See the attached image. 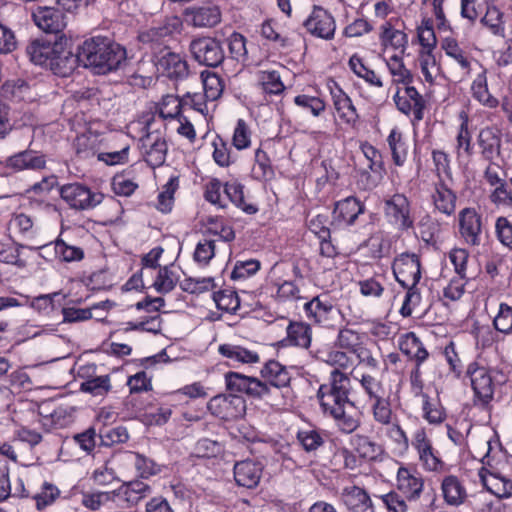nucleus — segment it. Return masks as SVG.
<instances>
[{
	"instance_id": "f257e3e1",
	"label": "nucleus",
	"mask_w": 512,
	"mask_h": 512,
	"mask_svg": "<svg viewBox=\"0 0 512 512\" xmlns=\"http://www.w3.org/2000/svg\"><path fill=\"white\" fill-rule=\"evenodd\" d=\"M79 59L85 67L106 74L118 69L126 60V50L109 37L94 36L80 45Z\"/></svg>"
},
{
	"instance_id": "f03ea898",
	"label": "nucleus",
	"mask_w": 512,
	"mask_h": 512,
	"mask_svg": "<svg viewBox=\"0 0 512 512\" xmlns=\"http://www.w3.org/2000/svg\"><path fill=\"white\" fill-rule=\"evenodd\" d=\"M392 270L396 281L407 289L400 314L403 317H409L412 315L414 307L421 300V295L417 288V284L421 279L420 257L415 253H401L395 257Z\"/></svg>"
},
{
	"instance_id": "7ed1b4c3",
	"label": "nucleus",
	"mask_w": 512,
	"mask_h": 512,
	"mask_svg": "<svg viewBox=\"0 0 512 512\" xmlns=\"http://www.w3.org/2000/svg\"><path fill=\"white\" fill-rule=\"evenodd\" d=\"M351 393L352 384L349 374L332 370L328 381L321 384L317 391L323 413L347 406L354 407V402L350 399Z\"/></svg>"
},
{
	"instance_id": "20e7f679",
	"label": "nucleus",
	"mask_w": 512,
	"mask_h": 512,
	"mask_svg": "<svg viewBox=\"0 0 512 512\" xmlns=\"http://www.w3.org/2000/svg\"><path fill=\"white\" fill-rule=\"evenodd\" d=\"M411 447L416 451L418 461L426 472L446 473L448 465L442 460L440 452L434 447L425 427L417 428L411 437Z\"/></svg>"
},
{
	"instance_id": "39448f33",
	"label": "nucleus",
	"mask_w": 512,
	"mask_h": 512,
	"mask_svg": "<svg viewBox=\"0 0 512 512\" xmlns=\"http://www.w3.org/2000/svg\"><path fill=\"white\" fill-rule=\"evenodd\" d=\"M326 87L340 122L349 129H357L360 123V114L351 97L332 78L327 80Z\"/></svg>"
},
{
	"instance_id": "423d86ee",
	"label": "nucleus",
	"mask_w": 512,
	"mask_h": 512,
	"mask_svg": "<svg viewBox=\"0 0 512 512\" xmlns=\"http://www.w3.org/2000/svg\"><path fill=\"white\" fill-rule=\"evenodd\" d=\"M61 199L71 208L78 211L91 210L99 205L104 195L94 192L80 183L65 184L60 189Z\"/></svg>"
},
{
	"instance_id": "0eeeda50",
	"label": "nucleus",
	"mask_w": 512,
	"mask_h": 512,
	"mask_svg": "<svg viewBox=\"0 0 512 512\" xmlns=\"http://www.w3.org/2000/svg\"><path fill=\"white\" fill-rule=\"evenodd\" d=\"M227 390L245 394L250 398L263 399L270 395L271 388L261 379L239 372H227L224 375Z\"/></svg>"
},
{
	"instance_id": "6e6552de",
	"label": "nucleus",
	"mask_w": 512,
	"mask_h": 512,
	"mask_svg": "<svg viewBox=\"0 0 512 512\" xmlns=\"http://www.w3.org/2000/svg\"><path fill=\"white\" fill-rule=\"evenodd\" d=\"M484 223L481 213L474 207H465L458 213V232L460 238L468 246L481 244Z\"/></svg>"
},
{
	"instance_id": "1a4fd4ad",
	"label": "nucleus",
	"mask_w": 512,
	"mask_h": 512,
	"mask_svg": "<svg viewBox=\"0 0 512 512\" xmlns=\"http://www.w3.org/2000/svg\"><path fill=\"white\" fill-rule=\"evenodd\" d=\"M306 317L325 328H334L340 311L327 295H319L304 304Z\"/></svg>"
},
{
	"instance_id": "9d476101",
	"label": "nucleus",
	"mask_w": 512,
	"mask_h": 512,
	"mask_svg": "<svg viewBox=\"0 0 512 512\" xmlns=\"http://www.w3.org/2000/svg\"><path fill=\"white\" fill-rule=\"evenodd\" d=\"M207 407L214 416L231 421L244 416L246 401L236 394H219L209 400Z\"/></svg>"
},
{
	"instance_id": "9b49d317",
	"label": "nucleus",
	"mask_w": 512,
	"mask_h": 512,
	"mask_svg": "<svg viewBox=\"0 0 512 512\" xmlns=\"http://www.w3.org/2000/svg\"><path fill=\"white\" fill-rule=\"evenodd\" d=\"M393 100L401 113L407 116L412 115L416 122L423 120L426 100L414 86L403 84L402 88L398 87Z\"/></svg>"
},
{
	"instance_id": "f8f14e48",
	"label": "nucleus",
	"mask_w": 512,
	"mask_h": 512,
	"mask_svg": "<svg viewBox=\"0 0 512 512\" xmlns=\"http://www.w3.org/2000/svg\"><path fill=\"white\" fill-rule=\"evenodd\" d=\"M384 213L390 223L399 230L406 231L414 226L409 199L401 193H395L384 201Z\"/></svg>"
},
{
	"instance_id": "ddd939ff",
	"label": "nucleus",
	"mask_w": 512,
	"mask_h": 512,
	"mask_svg": "<svg viewBox=\"0 0 512 512\" xmlns=\"http://www.w3.org/2000/svg\"><path fill=\"white\" fill-rule=\"evenodd\" d=\"M467 374L476 400L482 406L488 405L493 399L495 388L492 371L485 366H480L477 362H472L468 365Z\"/></svg>"
},
{
	"instance_id": "4468645a",
	"label": "nucleus",
	"mask_w": 512,
	"mask_h": 512,
	"mask_svg": "<svg viewBox=\"0 0 512 512\" xmlns=\"http://www.w3.org/2000/svg\"><path fill=\"white\" fill-rule=\"evenodd\" d=\"M189 50L199 64L217 67L224 60V51L219 41L211 37H201L191 41Z\"/></svg>"
},
{
	"instance_id": "2eb2a0df",
	"label": "nucleus",
	"mask_w": 512,
	"mask_h": 512,
	"mask_svg": "<svg viewBox=\"0 0 512 512\" xmlns=\"http://www.w3.org/2000/svg\"><path fill=\"white\" fill-rule=\"evenodd\" d=\"M396 488L408 501H417L424 491V478L414 467L401 465L396 474Z\"/></svg>"
},
{
	"instance_id": "dca6fc26",
	"label": "nucleus",
	"mask_w": 512,
	"mask_h": 512,
	"mask_svg": "<svg viewBox=\"0 0 512 512\" xmlns=\"http://www.w3.org/2000/svg\"><path fill=\"white\" fill-rule=\"evenodd\" d=\"M183 29L182 18L177 15H171L165 17L157 26L142 32L139 35V39L146 44H160L180 35Z\"/></svg>"
},
{
	"instance_id": "f3484780",
	"label": "nucleus",
	"mask_w": 512,
	"mask_h": 512,
	"mask_svg": "<svg viewBox=\"0 0 512 512\" xmlns=\"http://www.w3.org/2000/svg\"><path fill=\"white\" fill-rule=\"evenodd\" d=\"M140 151L144 161L152 168L164 164L168 145L165 138L158 132H147L140 138Z\"/></svg>"
},
{
	"instance_id": "a211bd4d",
	"label": "nucleus",
	"mask_w": 512,
	"mask_h": 512,
	"mask_svg": "<svg viewBox=\"0 0 512 512\" xmlns=\"http://www.w3.org/2000/svg\"><path fill=\"white\" fill-rule=\"evenodd\" d=\"M307 32L314 37L331 40L336 31V22L334 17L326 9L320 6H314L310 15L303 23Z\"/></svg>"
},
{
	"instance_id": "6ab92c4d",
	"label": "nucleus",
	"mask_w": 512,
	"mask_h": 512,
	"mask_svg": "<svg viewBox=\"0 0 512 512\" xmlns=\"http://www.w3.org/2000/svg\"><path fill=\"white\" fill-rule=\"evenodd\" d=\"M155 65L158 72L173 80H183L189 75L186 59L181 54L167 48L155 57Z\"/></svg>"
},
{
	"instance_id": "aec40b11",
	"label": "nucleus",
	"mask_w": 512,
	"mask_h": 512,
	"mask_svg": "<svg viewBox=\"0 0 512 512\" xmlns=\"http://www.w3.org/2000/svg\"><path fill=\"white\" fill-rule=\"evenodd\" d=\"M218 353L227 360L228 365L233 367L254 365L261 361L257 350L238 344H221L218 346Z\"/></svg>"
},
{
	"instance_id": "412c9836",
	"label": "nucleus",
	"mask_w": 512,
	"mask_h": 512,
	"mask_svg": "<svg viewBox=\"0 0 512 512\" xmlns=\"http://www.w3.org/2000/svg\"><path fill=\"white\" fill-rule=\"evenodd\" d=\"M310 353L315 359L334 367L333 370L344 372V370L353 368L352 372L355 371V361L350 355L351 353L345 349L337 348L335 344L323 348H314Z\"/></svg>"
},
{
	"instance_id": "4be33fe9",
	"label": "nucleus",
	"mask_w": 512,
	"mask_h": 512,
	"mask_svg": "<svg viewBox=\"0 0 512 512\" xmlns=\"http://www.w3.org/2000/svg\"><path fill=\"white\" fill-rule=\"evenodd\" d=\"M441 48L445 55L452 59L462 70L463 78H468L471 75L473 63L481 65L471 53L463 48L459 41L452 36H447L441 41Z\"/></svg>"
},
{
	"instance_id": "5701e85b",
	"label": "nucleus",
	"mask_w": 512,
	"mask_h": 512,
	"mask_svg": "<svg viewBox=\"0 0 512 512\" xmlns=\"http://www.w3.org/2000/svg\"><path fill=\"white\" fill-rule=\"evenodd\" d=\"M263 474L261 462L251 459L237 461L233 467L236 484L247 489H254L260 483Z\"/></svg>"
},
{
	"instance_id": "b1692460",
	"label": "nucleus",
	"mask_w": 512,
	"mask_h": 512,
	"mask_svg": "<svg viewBox=\"0 0 512 512\" xmlns=\"http://www.w3.org/2000/svg\"><path fill=\"white\" fill-rule=\"evenodd\" d=\"M379 41L383 51L393 50L395 54H405L408 48V35L396 28L391 20L379 27Z\"/></svg>"
},
{
	"instance_id": "393cba45",
	"label": "nucleus",
	"mask_w": 512,
	"mask_h": 512,
	"mask_svg": "<svg viewBox=\"0 0 512 512\" xmlns=\"http://www.w3.org/2000/svg\"><path fill=\"white\" fill-rule=\"evenodd\" d=\"M56 50L50 59L47 68L55 75L61 77L69 76L80 62L79 52L75 55L70 49L65 47L62 41L56 42Z\"/></svg>"
},
{
	"instance_id": "a878e982",
	"label": "nucleus",
	"mask_w": 512,
	"mask_h": 512,
	"mask_svg": "<svg viewBox=\"0 0 512 512\" xmlns=\"http://www.w3.org/2000/svg\"><path fill=\"white\" fill-rule=\"evenodd\" d=\"M183 14L188 24L196 28L213 27L221 20V12L214 5L187 7Z\"/></svg>"
},
{
	"instance_id": "bb28decb",
	"label": "nucleus",
	"mask_w": 512,
	"mask_h": 512,
	"mask_svg": "<svg viewBox=\"0 0 512 512\" xmlns=\"http://www.w3.org/2000/svg\"><path fill=\"white\" fill-rule=\"evenodd\" d=\"M32 17L34 23L46 33L57 34L66 27L65 15L57 8L38 7Z\"/></svg>"
},
{
	"instance_id": "cd10ccee",
	"label": "nucleus",
	"mask_w": 512,
	"mask_h": 512,
	"mask_svg": "<svg viewBox=\"0 0 512 512\" xmlns=\"http://www.w3.org/2000/svg\"><path fill=\"white\" fill-rule=\"evenodd\" d=\"M444 502L453 507H459L468 501V492L463 483L455 475H446L440 485Z\"/></svg>"
},
{
	"instance_id": "c85d7f7f",
	"label": "nucleus",
	"mask_w": 512,
	"mask_h": 512,
	"mask_svg": "<svg viewBox=\"0 0 512 512\" xmlns=\"http://www.w3.org/2000/svg\"><path fill=\"white\" fill-rule=\"evenodd\" d=\"M341 500L350 512H375L369 494L358 486L345 487L341 492Z\"/></svg>"
},
{
	"instance_id": "c756f323",
	"label": "nucleus",
	"mask_w": 512,
	"mask_h": 512,
	"mask_svg": "<svg viewBox=\"0 0 512 512\" xmlns=\"http://www.w3.org/2000/svg\"><path fill=\"white\" fill-rule=\"evenodd\" d=\"M312 342V328L303 321H290L286 327V337L281 341L284 346L309 349Z\"/></svg>"
},
{
	"instance_id": "7c9ffc66",
	"label": "nucleus",
	"mask_w": 512,
	"mask_h": 512,
	"mask_svg": "<svg viewBox=\"0 0 512 512\" xmlns=\"http://www.w3.org/2000/svg\"><path fill=\"white\" fill-rule=\"evenodd\" d=\"M262 381L270 387L286 388L291 381V374L286 366L277 360H268L260 370Z\"/></svg>"
},
{
	"instance_id": "2f4dec72",
	"label": "nucleus",
	"mask_w": 512,
	"mask_h": 512,
	"mask_svg": "<svg viewBox=\"0 0 512 512\" xmlns=\"http://www.w3.org/2000/svg\"><path fill=\"white\" fill-rule=\"evenodd\" d=\"M431 201L435 211L446 216H452L455 213L457 196L445 183L435 184Z\"/></svg>"
},
{
	"instance_id": "473e14b6",
	"label": "nucleus",
	"mask_w": 512,
	"mask_h": 512,
	"mask_svg": "<svg viewBox=\"0 0 512 512\" xmlns=\"http://www.w3.org/2000/svg\"><path fill=\"white\" fill-rule=\"evenodd\" d=\"M45 165V156L33 150H25L16 153L6 160V167L14 171L40 170L43 169Z\"/></svg>"
},
{
	"instance_id": "72a5a7b5",
	"label": "nucleus",
	"mask_w": 512,
	"mask_h": 512,
	"mask_svg": "<svg viewBox=\"0 0 512 512\" xmlns=\"http://www.w3.org/2000/svg\"><path fill=\"white\" fill-rule=\"evenodd\" d=\"M461 123L456 135L455 152L458 161L469 162L473 155L472 133L469 129V117L465 112L460 114Z\"/></svg>"
},
{
	"instance_id": "f704fd0d",
	"label": "nucleus",
	"mask_w": 512,
	"mask_h": 512,
	"mask_svg": "<svg viewBox=\"0 0 512 512\" xmlns=\"http://www.w3.org/2000/svg\"><path fill=\"white\" fill-rule=\"evenodd\" d=\"M481 72H479L470 86V92L474 100L484 107L493 109L499 105V101L494 97L488 88L487 69L480 65Z\"/></svg>"
},
{
	"instance_id": "c9c22d12",
	"label": "nucleus",
	"mask_w": 512,
	"mask_h": 512,
	"mask_svg": "<svg viewBox=\"0 0 512 512\" xmlns=\"http://www.w3.org/2000/svg\"><path fill=\"white\" fill-rule=\"evenodd\" d=\"M364 212L363 203L355 197H347L338 201L333 211L334 220L346 225H353Z\"/></svg>"
},
{
	"instance_id": "e433bc0d",
	"label": "nucleus",
	"mask_w": 512,
	"mask_h": 512,
	"mask_svg": "<svg viewBox=\"0 0 512 512\" xmlns=\"http://www.w3.org/2000/svg\"><path fill=\"white\" fill-rule=\"evenodd\" d=\"M479 476L483 486L491 494L498 498H509L512 496V481L496 472L484 471L479 472Z\"/></svg>"
},
{
	"instance_id": "4c0bfd02",
	"label": "nucleus",
	"mask_w": 512,
	"mask_h": 512,
	"mask_svg": "<svg viewBox=\"0 0 512 512\" xmlns=\"http://www.w3.org/2000/svg\"><path fill=\"white\" fill-rule=\"evenodd\" d=\"M398 345L401 352L415 361L417 366H421L429 357L428 351L414 332L401 335Z\"/></svg>"
},
{
	"instance_id": "58836bf2",
	"label": "nucleus",
	"mask_w": 512,
	"mask_h": 512,
	"mask_svg": "<svg viewBox=\"0 0 512 512\" xmlns=\"http://www.w3.org/2000/svg\"><path fill=\"white\" fill-rule=\"evenodd\" d=\"M56 42L45 38L34 39L26 47V53L34 64L47 67L53 54L57 52Z\"/></svg>"
},
{
	"instance_id": "ea45409f",
	"label": "nucleus",
	"mask_w": 512,
	"mask_h": 512,
	"mask_svg": "<svg viewBox=\"0 0 512 512\" xmlns=\"http://www.w3.org/2000/svg\"><path fill=\"white\" fill-rule=\"evenodd\" d=\"M348 67L355 76L362 79L368 86L378 89L384 87L382 76L371 69L357 53L349 58Z\"/></svg>"
},
{
	"instance_id": "a19ab883",
	"label": "nucleus",
	"mask_w": 512,
	"mask_h": 512,
	"mask_svg": "<svg viewBox=\"0 0 512 512\" xmlns=\"http://www.w3.org/2000/svg\"><path fill=\"white\" fill-rule=\"evenodd\" d=\"M480 24L493 36L505 38L506 28L504 13L495 4H488L484 15L480 18Z\"/></svg>"
},
{
	"instance_id": "79ce46f5",
	"label": "nucleus",
	"mask_w": 512,
	"mask_h": 512,
	"mask_svg": "<svg viewBox=\"0 0 512 512\" xmlns=\"http://www.w3.org/2000/svg\"><path fill=\"white\" fill-rule=\"evenodd\" d=\"M352 377L359 383L368 402L388 394L382 380L376 378L369 372L357 370L352 374Z\"/></svg>"
},
{
	"instance_id": "37998d69",
	"label": "nucleus",
	"mask_w": 512,
	"mask_h": 512,
	"mask_svg": "<svg viewBox=\"0 0 512 512\" xmlns=\"http://www.w3.org/2000/svg\"><path fill=\"white\" fill-rule=\"evenodd\" d=\"M352 444L360 457L369 461L380 460L385 454L384 446L366 435L355 434Z\"/></svg>"
},
{
	"instance_id": "c03bdc74",
	"label": "nucleus",
	"mask_w": 512,
	"mask_h": 512,
	"mask_svg": "<svg viewBox=\"0 0 512 512\" xmlns=\"http://www.w3.org/2000/svg\"><path fill=\"white\" fill-rule=\"evenodd\" d=\"M369 403V411L373 420L382 427L396 420L397 414L392 409L390 393L377 399L371 400Z\"/></svg>"
},
{
	"instance_id": "a18cd8bd",
	"label": "nucleus",
	"mask_w": 512,
	"mask_h": 512,
	"mask_svg": "<svg viewBox=\"0 0 512 512\" xmlns=\"http://www.w3.org/2000/svg\"><path fill=\"white\" fill-rule=\"evenodd\" d=\"M387 144L391 152L393 163L396 166H403L408 157L409 146L402 131L393 127L387 137Z\"/></svg>"
},
{
	"instance_id": "49530a36",
	"label": "nucleus",
	"mask_w": 512,
	"mask_h": 512,
	"mask_svg": "<svg viewBox=\"0 0 512 512\" xmlns=\"http://www.w3.org/2000/svg\"><path fill=\"white\" fill-rule=\"evenodd\" d=\"M403 55L404 54H393L385 59L391 81L397 86L400 84H412L414 79L411 71L405 66Z\"/></svg>"
},
{
	"instance_id": "de8ad7c7",
	"label": "nucleus",
	"mask_w": 512,
	"mask_h": 512,
	"mask_svg": "<svg viewBox=\"0 0 512 512\" xmlns=\"http://www.w3.org/2000/svg\"><path fill=\"white\" fill-rule=\"evenodd\" d=\"M478 145L485 159H493L500 153L501 138L499 133L491 127L481 129L478 135Z\"/></svg>"
},
{
	"instance_id": "09e8293b",
	"label": "nucleus",
	"mask_w": 512,
	"mask_h": 512,
	"mask_svg": "<svg viewBox=\"0 0 512 512\" xmlns=\"http://www.w3.org/2000/svg\"><path fill=\"white\" fill-rule=\"evenodd\" d=\"M61 496L60 489L49 481H43L39 490L31 495L35 502V508L39 512L45 511L52 506Z\"/></svg>"
},
{
	"instance_id": "8fccbe9b",
	"label": "nucleus",
	"mask_w": 512,
	"mask_h": 512,
	"mask_svg": "<svg viewBox=\"0 0 512 512\" xmlns=\"http://www.w3.org/2000/svg\"><path fill=\"white\" fill-rule=\"evenodd\" d=\"M296 439L304 451L312 453L324 446L326 433L321 429L306 428L297 432Z\"/></svg>"
},
{
	"instance_id": "3c124183",
	"label": "nucleus",
	"mask_w": 512,
	"mask_h": 512,
	"mask_svg": "<svg viewBox=\"0 0 512 512\" xmlns=\"http://www.w3.org/2000/svg\"><path fill=\"white\" fill-rule=\"evenodd\" d=\"M244 186L237 182H227L224 185V193L227 198L246 214L252 215L258 211V207L253 203H248L244 197Z\"/></svg>"
},
{
	"instance_id": "603ef678",
	"label": "nucleus",
	"mask_w": 512,
	"mask_h": 512,
	"mask_svg": "<svg viewBox=\"0 0 512 512\" xmlns=\"http://www.w3.org/2000/svg\"><path fill=\"white\" fill-rule=\"evenodd\" d=\"M178 281L179 274L175 267L173 265L164 266L159 268L158 274L153 282V287L157 292L166 294L175 288Z\"/></svg>"
},
{
	"instance_id": "864d4df0",
	"label": "nucleus",
	"mask_w": 512,
	"mask_h": 512,
	"mask_svg": "<svg viewBox=\"0 0 512 512\" xmlns=\"http://www.w3.org/2000/svg\"><path fill=\"white\" fill-rule=\"evenodd\" d=\"M294 104L301 110L310 113L313 117H320L326 110V102L318 96L298 94L293 99Z\"/></svg>"
},
{
	"instance_id": "5fc2aeb1",
	"label": "nucleus",
	"mask_w": 512,
	"mask_h": 512,
	"mask_svg": "<svg viewBox=\"0 0 512 512\" xmlns=\"http://www.w3.org/2000/svg\"><path fill=\"white\" fill-rule=\"evenodd\" d=\"M422 401V416L429 423L433 425L441 424L445 418L446 413L441 405L431 399L428 394L420 396Z\"/></svg>"
},
{
	"instance_id": "6e6d98bb",
	"label": "nucleus",
	"mask_w": 512,
	"mask_h": 512,
	"mask_svg": "<svg viewBox=\"0 0 512 512\" xmlns=\"http://www.w3.org/2000/svg\"><path fill=\"white\" fill-rule=\"evenodd\" d=\"M55 256L62 262H79L84 259L85 253L81 247L70 245L63 239L54 241Z\"/></svg>"
},
{
	"instance_id": "4d7b16f0",
	"label": "nucleus",
	"mask_w": 512,
	"mask_h": 512,
	"mask_svg": "<svg viewBox=\"0 0 512 512\" xmlns=\"http://www.w3.org/2000/svg\"><path fill=\"white\" fill-rule=\"evenodd\" d=\"M258 83L267 94L279 95L285 90L280 74L275 70L259 71Z\"/></svg>"
},
{
	"instance_id": "13d9d810",
	"label": "nucleus",
	"mask_w": 512,
	"mask_h": 512,
	"mask_svg": "<svg viewBox=\"0 0 512 512\" xmlns=\"http://www.w3.org/2000/svg\"><path fill=\"white\" fill-rule=\"evenodd\" d=\"M206 232L217 236L225 242H230L235 238L233 228L222 217L218 216L207 217Z\"/></svg>"
},
{
	"instance_id": "bf43d9fd",
	"label": "nucleus",
	"mask_w": 512,
	"mask_h": 512,
	"mask_svg": "<svg viewBox=\"0 0 512 512\" xmlns=\"http://www.w3.org/2000/svg\"><path fill=\"white\" fill-rule=\"evenodd\" d=\"M334 344L337 348L355 354L362 346V338L357 331L345 327L338 331Z\"/></svg>"
},
{
	"instance_id": "052dcab7",
	"label": "nucleus",
	"mask_w": 512,
	"mask_h": 512,
	"mask_svg": "<svg viewBox=\"0 0 512 512\" xmlns=\"http://www.w3.org/2000/svg\"><path fill=\"white\" fill-rule=\"evenodd\" d=\"M325 415L333 418L337 428L346 434L354 432L360 425L358 418L346 412V407L332 410Z\"/></svg>"
},
{
	"instance_id": "680f3d73",
	"label": "nucleus",
	"mask_w": 512,
	"mask_h": 512,
	"mask_svg": "<svg viewBox=\"0 0 512 512\" xmlns=\"http://www.w3.org/2000/svg\"><path fill=\"white\" fill-rule=\"evenodd\" d=\"M201 79L206 100H217L224 89L222 79L216 73L210 71L202 72Z\"/></svg>"
},
{
	"instance_id": "e2e57ef3",
	"label": "nucleus",
	"mask_w": 512,
	"mask_h": 512,
	"mask_svg": "<svg viewBox=\"0 0 512 512\" xmlns=\"http://www.w3.org/2000/svg\"><path fill=\"white\" fill-rule=\"evenodd\" d=\"M112 389L111 378L109 375H101L91 377L80 385L82 392L89 393L93 396L107 395Z\"/></svg>"
},
{
	"instance_id": "0e129e2a",
	"label": "nucleus",
	"mask_w": 512,
	"mask_h": 512,
	"mask_svg": "<svg viewBox=\"0 0 512 512\" xmlns=\"http://www.w3.org/2000/svg\"><path fill=\"white\" fill-rule=\"evenodd\" d=\"M419 66L426 82L432 84L440 75V65L437 63L432 52H421Z\"/></svg>"
},
{
	"instance_id": "69168bd1",
	"label": "nucleus",
	"mask_w": 512,
	"mask_h": 512,
	"mask_svg": "<svg viewBox=\"0 0 512 512\" xmlns=\"http://www.w3.org/2000/svg\"><path fill=\"white\" fill-rule=\"evenodd\" d=\"M252 131L243 119H238L232 135V146L239 150L248 149L252 143Z\"/></svg>"
},
{
	"instance_id": "338daca9",
	"label": "nucleus",
	"mask_w": 512,
	"mask_h": 512,
	"mask_svg": "<svg viewBox=\"0 0 512 512\" xmlns=\"http://www.w3.org/2000/svg\"><path fill=\"white\" fill-rule=\"evenodd\" d=\"M212 147V158L218 166L226 168L234 162L231 156V148L222 137L216 136L212 142Z\"/></svg>"
},
{
	"instance_id": "774afa93",
	"label": "nucleus",
	"mask_w": 512,
	"mask_h": 512,
	"mask_svg": "<svg viewBox=\"0 0 512 512\" xmlns=\"http://www.w3.org/2000/svg\"><path fill=\"white\" fill-rule=\"evenodd\" d=\"M213 300L216 307L224 312L235 313L240 308L239 297L231 290L214 292Z\"/></svg>"
}]
</instances>
